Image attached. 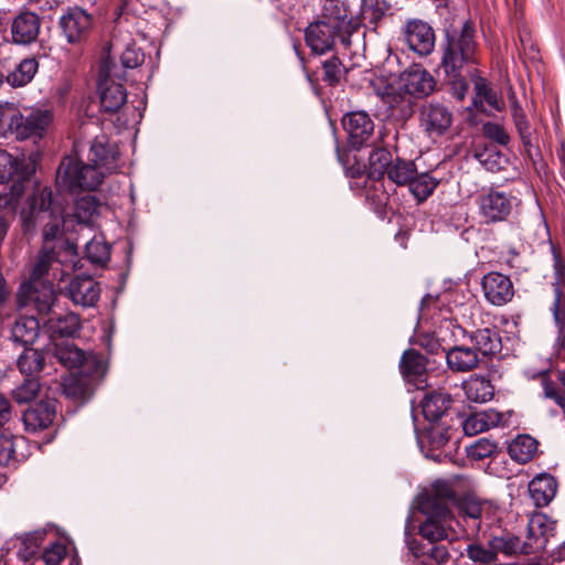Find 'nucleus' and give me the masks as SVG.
<instances>
[{
	"mask_svg": "<svg viewBox=\"0 0 565 565\" xmlns=\"http://www.w3.org/2000/svg\"><path fill=\"white\" fill-rule=\"evenodd\" d=\"M440 68L445 74H455L466 66H477L479 44L475 23L467 20L459 29L446 28L440 43Z\"/></svg>",
	"mask_w": 565,
	"mask_h": 565,
	"instance_id": "nucleus-1",
	"label": "nucleus"
},
{
	"mask_svg": "<svg viewBox=\"0 0 565 565\" xmlns=\"http://www.w3.org/2000/svg\"><path fill=\"white\" fill-rule=\"evenodd\" d=\"M63 212L62 204L47 185L35 186L21 206V216L26 228L34 226L44 215L50 218L43 228L44 246L60 237L62 227L67 226L68 220L63 215Z\"/></svg>",
	"mask_w": 565,
	"mask_h": 565,
	"instance_id": "nucleus-2",
	"label": "nucleus"
},
{
	"mask_svg": "<svg viewBox=\"0 0 565 565\" xmlns=\"http://www.w3.org/2000/svg\"><path fill=\"white\" fill-rule=\"evenodd\" d=\"M36 157L35 153H31L28 158H19L0 150V184L10 204H22L33 189L41 185L32 182Z\"/></svg>",
	"mask_w": 565,
	"mask_h": 565,
	"instance_id": "nucleus-3",
	"label": "nucleus"
},
{
	"mask_svg": "<svg viewBox=\"0 0 565 565\" xmlns=\"http://www.w3.org/2000/svg\"><path fill=\"white\" fill-rule=\"evenodd\" d=\"M53 115L49 109H34L23 116L15 107L0 108V134L10 132L17 139L31 137L41 138L52 122Z\"/></svg>",
	"mask_w": 565,
	"mask_h": 565,
	"instance_id": "nucleus-4",
	"label": "nucleus"
},
{
	"mask_svg": "<svg viewBox=\"0 0 565 565\" xmlns=\"http://www.w3.org/2000/svg\"><path fill=\"white\" fill-rule=\"evenodd\" d=\"M420 511L427 516L419 526L420 535L434 544L439 541H454L459 537L460 521L457 520L449 508L439 505L435 500H423Z\"/></svg>",
	"mask_w": 565,
	"mask_h": 565,
	"instance_id": "nucleus-5",
	"label": "nucleus"
},
{
	"mask_svg": "<svg viewBox=\"0 0 565 565\" xmlns=\"http://www.w3.org/2000/svg\"><path fill=\"white\" fill-rule=\"evenodd\" d=\"M107 172L93 163H84L73 157H65L56 171V184L70 192L96 190Z\"/></svg>",
	"mask_w": 565,
	"mask_h": 565,
	"instance_id": "nucleus-6",
	"label": "nucleus"
},
{
	"mask_svg": "<svg viewBox=\"0 0 565 565\" xmlns=\"http://www.w3.org/2000/svg\"><path fill=\"white\" fill-rule=\"evenodd\" d=\"M115 66L108 60L100 63L97 81V90L99 94L100 109L107 114H115L127 102V90L122 83L116 82L115 77H120L115 72Z\"/></svg>",
	"mask_w": 565,
	"mask_h": 565,
	"instance_id": "nucleus-7",
	"label": "nucleus"
},
{
	"mask_svg": "<svg viewBox=\"0 0 565 565\" xmlns=\"http://www.w3.org/2000/svg\"><path fill=\"white\" fill-rule=\"evenodd\" d=\"M460 535L477 536L483 529L493 521L494 508L488 501H480L473 498H465L458 505Z\"/></svg>",
	"mask_w": 565,
	"mask_h": 565,
	"instance_id": "nucleus-8",
	"label": "nucleus"
},
{
	"mask_svg": "<svg viewBox=\"0 0 565 565\" xmlns=\"http://www.w3.org/2000/svg\"><path fill=\"white\" fill-rule=\"evenodd\" d=\"M351 36L318 18L305 29L306 45L312 54L317 55L332 51L338 41L345 47H349L351 45Z\"/></svg>",
	"mask_w": 565,
	"mask_h": 565,
	"instance_id": "nucleus-9",
	"label": "nucleus"
},
{
	"mask_svg": "<svg viewBox=\"0 0 565 565\" xmlns=\"http://www.w3.org/2000/svg\"><path fill=\"white\" fill-rule=\"evenodd\" d=\"M21 306H32L42 319L60 309L58 297L52 282H23L19 289Z\"/></svg>",
	"mask_w": 565,
	"mask_h": 565,
	"instance_id": "nucleus-10",
	"label": "nucleus"
},
{
	"mask_svg": "<svg viewBox=\"0 0 565 565\" xmlns=\"http://www.w3.org/2000/svg\"><path fill=\"white\" fill-rule=\"evenodd\" d=\"M62 35L71 45H79L87 41L92 28L93 17L83 8H68L58 20Z\"/></svg>",
	"mask_w": 565,
	"mask_h": 565,
	"instance_id": "nucleus-11",
	"label": "nucleus"
},
{
	"mask_svg": "<svg viewBox=\"0 0 565 565\" xmlns=\"http://www.w3.org/2000/svg\"><path fill=\"white\" fill-rule=\"evenodd\" d=\"M511 117L526 158L533 163L536 170L544 168L545 163L542 160L541 150L534 141L535 129L531 125L525 110L516 99L511 102Z\"/></svg>",
	"mask_w": 565,
	"mask_h": 565,
	"instance_id": "nucleus-12",
	"label": "nucleus"
},
{
	"mask_svg": "<svg viewBox=\"0 0 565 565\" xmlns=\"http://www.w3.org/2000/svg\"><path fill=\"white\" fill-rule=\"evenodd\" d=\"M317 18L350 35L361 28L360 18L352 14L348 0H322Z\"/></svg>",
	"mask_w": 565,
	"mask_h": 565,
	"instance_id": "nucleus-13",
	"label": "nucleus"
},
{
	"mask_svg": "<svg viewBox=\"0 0 565 565\" xmlns=\"http://www.w3.org/2000/svg\"><path fill=\"white\" fill-rule=\"evenodd\" d=\"M342 127L348 135V145L359 150L370 146L374 136V121L364 110L347 113L342 118Z\"/></svg>",
	"mask_w": 565,
	"mask_h": 565,
	"instance_id": "nucleus-14",
	"label": "nucleus"
},
{
	"mask_svg": "<svg viewBox=\"0 0 565 565\" xmlns=\"http://www.w3.org/2000/svg\"><path fill=\"white\" fill-rule=\"evenodd\" d=\"M514 201L511 193L490 189L479 196V213L488 223L505 221L513 210Z\"/></svg>",
	"mask_w": 565,
	"mask_h": 565,
	"instance_id": "nucleus-15",
	"label": "nucleus"
},
{
	"mask_svg": "<svg viewBox=\"0 0 565 565\" xmlns=\"http://www.w3.org/2000/svg\"><path fill=\"white\" fill-rule=\"evenodd\" d=\"M419 126L429 137L443 136L452 124V113L441 103L429 102L420 106Z\"/></svg>",
	"mask_w": 565,
	"mask_h": 565,
	"instance_id": "nucleus-16",
	"label": "nucleus"
},
{
	"mask_svg": "<svg viewBox=\"0 0 565 565\" xmlns=\"http://www.w3.org/2000/svg\"><path fill=\"white\" fill-rule=\"evenodd\" d=\"M403 35L409 50L419 56H427L435 49V31L424 20L408 19L403 26Z\"/></svg>",
	"mask_w": 565,
	"mask_h": 565,
	"instance_id": "nucleus-17",
	"label": "nucleus"
},
{
	"mask_svg": "<svg viewBox=\"0 0 565 565\" xmlns=\"http://www.w3.org/2000/svg\"><path fill=\"white\" fill-rule=\"evenodd\" d=\"M556 534V522L544 513L533 514L527 522L525 547L537 555L546 550L547 544Z\"/></svg>",
	"mask_w": 565,
	"mask_h": 565,
	"instance_id": "nucleus-18",
	"label": "nucleus"
},
{
	"mask_svg": "<svg viewBox=\"0 0 565 565\" xmlns=\"http://www.w3.org/2000/svg\"><path fill=\"white\" fill-rule=\"evenodd\" d=\"M484 298L493 306H504L514 297V286L509 276L490 271L481 279Z\"/></svg>",
	"mask_w": 565,
	"mask_h": 565,
	"instance_id": "nucleus-19",
	"label": "nucleus"
},
{
	"mask_svg": "<svg viewBox=\"0 0 565 565\" xmlns=\"http://www.w3.org/2000/svg\"><path fill=\"white\" fill-rule=\"evenodd\" d=\"M82 329L81 318L71 311L55 310L43 320V330L51 339L75 338Z\"/></svg>",
	"mask_w": 565,
	"mask_h": 565,
	"instance_id": "nucleus-20",
	"label": "nucleus"
},
{
	"mask_svg": "<svg viewBox=\"0 0 565 565\" xmlns=\"http://www.w3.org/2000/svg\"><path fill=\"white\" fill-rule=\"evenodd\" d=\"M67 296L74 305L94 307L100 297V286L90 276H76L67 286Z\"/></svg>",
	"mask_w": 565,
	"mask_h": 565,
	"instance_id": "nucleus-21",
	"label": "nucleus"
},
{
	"mask_svg": "<svg viewBox=\"0 0 565 565\" xmlns=\"http://www.w3.org/2000/svg\"><path fill=\"white\" fill-rule=\"evenodd\" d=\"M402 376L417 388L427 386V359L415 349H407L399 361Z\"/></svg>",
	"mask_w": 565,
	"mask_h": 565,
	"instance_id": "nucleus-22",
	"label": "nucleus"
},
{
	"mask_svg": "<svg viewBox=\"0 0 565 565\" xmlns=\"http://www.w3.org/2000/svg\"><path fill=\"white\" fill-rule=\"evenodd\" d=\"M407 546L414 557L413 565H446L450 558L445 545L424 544L414 539L407 540Z\"/></svg>",
	"mask_w": 565,
	"mask_h": 565,
	"instance_id": "nucleus-23",
	"label": "nucleus"
},
{
	"mask_svg": "<svg viewBox=\"0 0 565 565\" xmlns=\"http://www.w3.org/2000/svg\"><path fill=\"white\" fill-rule=\"evenodd\" d=\"M118 156L117 149L110 146L105 134L95 136L88 152V160L93 164L108 173L114 172L118 168Z\"/></svg>",
	"mask_w": 565,
	"mask_h": 565,
	"instance_id": "nucleus-24",
	"label": "nucleus"
},
{
	"mask_svg": "<svg viewBox=\"0 0 565 565\" xmlns=\"http://www.w3.org/2000/svg\"><path fill=\"white\" fill-rule=\"evenodd\" d=\"M401 82L405 92L415 97H424L435 89V79L428 71L414 66L401 75Z\"/></svg>",
	"mask_w": 565,
	"mask_h": 565,
	"instance_id": "nucleus-25",
	"label": "nucleus"
},
{
	"mask_svg": "<svg viewBox=\"0 0 565 565\" xmlns=\"http://www.w3.org/2000/svg\"><path fill=\"white\" fill-rule=\"evenodd\" d=\"M470 81L473 84L475 96L472 97V105L477 109H482L484 104L491 108L501 111L504 103L499 94L491 87L489 82L480 75L477 67H473L469 73Z\"/></svg>",
	"mask_w": 565,
	"mask_h": 565,
	"instance_id": "nucleus-26",
	"label": "nucleus"
},
{
	"mask_svg": "<svg viewBox=\"0 0 565 565\" xmlns=\"http://www.w3.org/2000/svg\"><path fill=\"white\" fill-rule=\"evenodd\" d=\"M55 415L54 401H40L23 412L22 420L25 429L34 433L47 428L53 423Z\"/></svg>",
	"mask_w": 565,
	"mask_h": 565,
	"instance_id": "nucleus-27",
	"label": "nucleus"
},
{
	"mask_svg": "<svg viewBox=\"0 0 565 565\" xmlns=\"http://www.w3.org/2000/svg\"><path fill=\"white\" fill-rule=\"evenodd\" d=\"M41 21L38 14L33 12H21L18 14L11 25L12 40L17 44H31L40 33Z\"/></svg>",
	"mask_w": 565,
	"mask_h": 565,
	"instance_id": "nucleus-28",
	"label": "nucleus"
},
{
	"mask_svg": "<svg viewBox=\"0 0 565 565\" xmlns=\"http://www.w3.org/2000/svg\"><path fill=\"white\" fill-rule=\"evenodd\" d=\"M102 204L95 195H84L76 200L74 217L76 220L77 232L88 230L94 232L96 221L100 215Z\"/></svg>",
	"mask_w": 565,
	"mask_h": 565,
	"instance_id": "nucleus-29",
	"label": "nucleus"
},
{
	"mask_svg": "<svg viewBox=\"0 0 565 565\" xmlns=\"http://www.w3.org/2000/svg\"><path fill=\"white\" fill-rule=\"evenodd\" d=\"M61 263L57 253L52 247L43 246L30 265L28 282H49L50 273L58 269Z\"/></svg>",
	"mask_w": 565,
	"mask_h": 565,
	"instance_id": "nucleus-30",
	"label": "nucleus"
},
{
	"mask_svg": "<svg viewBox=\"0 0 565 565\" xmlns=\"http://www.w3.org/2000/svg\"><path fill=\"white\" fill-rule=\"evenodd\" d=\"M557 480L548 473L534 477L529 483V493L535 507L543 508L550 504L557 491Z\"/></svg>",
	"mask_w": 565,
	"mask_h": 565,
	"instance_id": "nucleus-31",
	"label": "nucleus"
},
{
	"mask_svg": "<svg viewBox=\"0 0 565 565\" xmlns=\"http://www.w3.org/2000/svg\"><path fill=\"white\" fill-rule=\"evenodd\" d=\"M479 362L478 353L470 347L455 345L446 351V363L452 372H470L479 365Z\"/></svg>",
	"mask_w": 565,
	"mask_h": 565,
	"instance_id": "nucleus-32",
	"label": "nucleus"
},
{
	"mask_svg": "<svg viewBox=\"0 0 565 565\" xmlns=\"http://www.w3.org/2000/svg\"><path fill=\"white\" fill-rule=\"evenodd\" d=\"M452 397L445 391H433L424 396L422 399V413L430 423L439 420L446 412L450 408Z\"/></svg>",
	"mask_w": 565,
	"mask_h": 565,
	"instance_id": "nucleus-33",
	"label": "nucleus"
},
{
	"mask_svg": "<svg viewBox=\"0 0 565 565\" xmlns=\"http://www.w3.org/2000/svg\"><path fill=\"white\" fill-rule=\"evenodd\" d=\"M475 350L483 356H492L501 352L502 342L500 332L495 328H482L469 334Z\"/></svg>",
	"mask_w": 565,
	"mask_h": 565,
	"instance_id": "nucleus-34",
	"label": "nucleus"
},
{
	"mask_svg": "<svg viewBox=\"0 0 565 565\" xmlns=\"http://www.w3.org/2000/svg\"><path fill=\"white\" fill-rule=\"evenodd\" d=\"M40 330L41 323L35 317H20L12 328L11 338L15 343L29 348L36 342Z\"/></svg>",
	"mask_w": 565,
	"mask_h": 565,
	"instance_id": "nucleus-35",
	"label": "nucleus"
},
{
	"mask_svg": "<svg viewBox=\"0 0 565 565\" xmlns=\"http://www.w3.org/2000/svg\"><path fill=\"white\" fill-rule=\"evenodd\" d=\"M465 396L469 402L487 403L494 396V386L483 376H471L462 382Z\"/></svg>",
	"mask_w": 565,
	"mask_h": 565,
	"instance_id": "nucleus-36",
	"label": "nucleus"
},
{
	"mask_svg": "<svg viewBox=\"0 0 565 565\" xmlns=\"http://www.w3.org/2000/svg\"><path fill=\"white\" fill-rule=\"evenodd\" d=\"M489 545L494 550L495 556L499 553H502L505 556H514L516 554H532V552H529L525 547V541L521 542L519 536H515L509 532L492 536L489 540Z\"/></svg>",
	"mask_w": 565,
	"mask_h": 565,
	"instance_id": "nucleus-37",
	"label": "nucleus"
},
{
	"mask_svg": "<svg viewBox=\"0 0 565 565\" xmlns=\"http://www.w3.org/2000/svg\"><path fill=\"white\" fill-rule=\"evenodd\" d=\"M393 154L386 148L374 149L369 157L367 179L372 182L381 181L387 174Z\"/></svg>",
	"mask_w": 565,
	"mask_h": 565,
	"instance_id": "nucleus-38",
	"label": "nucleus"
},
{
	"mask_svg": "<svg viewBox=\"0 0 565 565\" xmlns=\"http://www.w3.org/2000/svg\"><path fill=\"white\" fill-rule=\"evenodd\" d=\"M390 9L386 0H361L360 18L361 25L365 24L375 29L379 22L385 17Z\"/></svg>",
	"mask_w": 565,
	"mask_h": 565,
	"instance_id": "nucleus-39",
	"label": "nucleus"
},
{
	"mask_svg": "<svg viewBox=\"0 0 565 565\" xmlns=\"http://www.w3.org/2000/svg\"><path fill=\"white\" fill-rule=\"evenodd\" d=\"M439 183L440 180L435 178L431 172L418 173L416 171V177L412 178L407 186L417 203H423L434 193Z\"/></svg>",
	"mask_w": 565,
	"mask_h": 565,
	"instance_id": "nucleus-40",
	"label": "nucleus"
},
{
	"mask_svg": "<svg viewBox=\"0 0 565 565\" xmlns=\"http://www.w3.org/2000/svg\"><path fill=\"white\" fill-rule=\"evenodd\" d=\"M45 536V532L43 531H34L31 533H26L14 544L15 554L20 561L23 563H28L32 558H36V554L39 552V547L43 542Z\"/></svg>",
	"mask_w": 565,
	"mask_h": 565,
	"instance_id": "nucleus-41",
	"label": "nucleus"
},
{
	"mask_svg": "<svg viewBox=\"0 0 565 565\" xmlns=\"http://www.w3.org/2000/svg\"><path fill=\"white\" fill-rule=\"evenodd\" d=\"M17 366L25 376L36 377L35 375L44 370V355L41 351L32 347L24 348L17 359Z\"/></svg>",
	"mask_w": 565,
	"mask_h": 565,
	"instance_id": "nucleus-42",
	"label": "nucleus"
},
{
	"mask_svg": "<svg viewBox=\"0 0 565 565\" xmlns=\"http://www.w3.org/2000/svg\"><path fill=\"white\" fill-rule=\"evenodd\" d=\"M537 450V441L529 435L518 436L508 448L510 457L519 462L526 463L533 459Z\"/></svg>",
	"mask_w": 565,
	"mask_h": 565,
	"instance_id": "nucleus-43",
	"label": "nucleus"
},
{
	"mask_svg": "<svg viewBox=\"0 0 565 565\" xmlns=\"http://www.w3.org/2000/svg\"><path fill=\"white\" fill-rule=\"evenodd\" d=\"M38 68L39 63L34 57L24 58L7 75V82L12 87L25 86L33 79Z\"/></svg>",
	"mask_w": 565,
	"mask_h": 565,
	"instance_id": "nucleus-44",
	"label": "nucleus"
},
{
	"mask_svg": "<svg viewBox=\"0 0 565 565\" xmlns=\"http://www.w3.org/2000/svg\"><path fill=\"white\" fill-rule=\"evenodd\" d=\"M416 170L414 161L396 158L393 159L386 175L396 185L404 186L408 185L412 178L416 177Z\"/></svg>",
	"mask_w": 565,
	"mask_h": 565,
	"instance_id": "nucleus-45",
	"label": "nucleus"
},
{
	"mask_svg": "<svg viewBox=\"0 0 565 565\" xmlns=\"http://www.w3.org/2000/svg\"><path fill=\"white\" fill-rule=\"evenodd\" d=\"M85 256L92 264L96 265H105L110 259V246L102 234H94L85 243Z\"/></svg>",
	"mask_w": 565,
	"mask_h": 565,
	"instance_id": "nucleus-46",
	"label": "nucleus"
},
{
	"mask_svg": "<svg viewBox=\"0 0 565 565\" xmlns=\"http://www.w3.org/2000/svg\"><path fill=\"white\" fill-rule=\"evenodd\" d=\"M54 356L67 369H77L85 360L84 352L71 343L56 345L54 349Z\"/></svg>",
	"mask_w": 565,
	"mask_h": 565,
	"instance_id": "nucleus-47",
	"label": "nucleus"
},
{
	"mask_svg": "<svg viewBox=\"0 0 565 565\" xmlns=\"http://www.w3.org/2000/svg\"><path fill=\"white\" fill-rule=\"evenodd\" d=\"M322 76L321 79L329 86H337L347 73V68L341 60L332 55L321 62Z\"/></svg>",
	"mask_w": 565,
	"mask_h": 565,
	"instance_id": "nucleus-48",
	"label": "nucleus"
},
{
	"mask_svg": "<svg viewBox=\"0 0 565 565\" xmlns=\"http://www.w3.org/2000/svg\"><path fill=\"white\" fill-rule=\"evenodd\" d=\"M475 158L490 172L504 170L507 158L495 148L477 149Z\"/></svg>",
	"mask_w": 565,
	"mask_h": 565,
	"instance_id": "nucleus-49",
	"label": "nucleus"
},
{
	"mask_svg": "<svg viewBox=\"0 0 565 565\" xmlns=\"http://www.w3.org/2000/svg\"><path fill=\"white\" fill-rule=\"evenodd\" d=\"M498 451V444L488 438H480L466 448L467 457L473 461L492 458Z\"/></svg>",
	"mask_w": 565,
	"mask_h": 565,
	"instance_id": "nucleus-50",
	"label": "nucleus"
},
{
	"mask_svg": "<svg viewBox=\"0 0 565 565\" xmlns=\"http://www.w3.org/2000/svg\"><path fill=\"white\" fill-rule=\"evenodd\" d=\"M23 443V439L12 435H0V467H8L18 461L17 448Z\"/></svg>",
	"mask_w": 565,
	"mask_h": 565,
	"instance_id": "nucleus-51",
	"label": "nucleus"
},
{
	"mask_svg": "<svg viewBox=\"0 0 565 565\" xmlns=\"http://www.w3.org/2000/svg\"><path fill=\"white\" fill-rule=\"evenodd\" d=\"M40 382L36 377L26 376L24 381L12 391L14 401L24 404L33 401L40 392Z\"/></svg>",
	"mask_w": 565,
	"mask_h": 565,
	"instance_id": "nucleus-52",
	"label": "nucleus"
},
{
	"mask_svg": "<svg viewBox=\"0 0 565 565\" xmlns=\"http://www.w3.org/2000/svg\"><path fill=\"white\" fill-rule=\"evenodd\" d=\"M67 555V546L62 542H53L35 558V562L44 565H60Z\"/></svg>",
	"mask_w": 565,
	"mask_h": 565,
	"instance_id": "nucleus-53",
	"label": "nucleus"
},
{
	"mask_svg": "<svg viewBox=\"0 0 565 565\" xmlns=\"http://www.w3.org/2000/svg\"><path fill=\"white\" fill-rule=\"evenodd\" d=\"M553 300L550 306L554 322L565 337V289H552Z\"/></svg>",
	"mask_w": 565,
	"mask_h": 565,
	"instance_id": "nucleus-54",
	"label": "nucleus"
},
{
	"mask_svg": "<svg viewBox=\"0 0 565 565\" xmlns=\"http://www.w3.org/2000/svg\"><path fill=\"white\" fill-rule=\"evenodd\" d=\"M425 500H435L439 505H444L451 510V505L456 500V493L451 486L446 481H436L433 484V492Z\"/></svg>",
	"mask_w": 565,
	"mask_h": 565,
	"instance_id": "nucleus-55",
	"label": "nucleus"
},
{
	"mask_svg": "<svg viewBox=\"0 0 565 565\" xmlns=\"http://www.w3.org/2000/svg\"><path fill=\"white\" fill-rule=\"evenodd\" d=\"M63 393L66 397L84 401L87 394V385L86 383L78 376L71 374L70 376L64 379L62 384Z\"/></svg>",
	"mask_w": 565,
	"mask_h": 565,
	"instance_id": "nucleus-56",
	"label": "nucleus"
},
{
	"mask_svg": "<svg viewBox=\"0 0 565 565\" xmlns=\"http://www.w3.org/2000/svg\"><path fill=\"white\" fill-rule=\"evenodd\" d=\"M467 556L475 563L487 565L497 559L494 550L487 544V546L480 543H472L467 546Z\"/></svg>",
	"mask_w": 565,
	"mask_h": 565,
	"instance_id": "nucleus-57",
	"label": "nucleus"
},
{
	"mask_svg": "<svg viewBox=\"0 0 565 565\" xmlns=\"http://www.w3.org/2000/svg\"><path fill=\"white\" fill-rule=\"evenodd\" d=\"M482 134L487 139L502 147L508 146L511 140L504 126L493 121H487L482 125Z\"/></svg>",
	"mask_w": 565,
	"mask_h": 565,
	"instance_id": "nucleus-58",
	"label": "nucleus"
},
{
	"mask_svg": "<svg viewBox=\"0 0 565 565\" xmlns=\"http://www.w3.org/2000/svg\"><path fill=\"white\" fill-rule=\"evenodd\" d=\"M551 249L553 255V280L551 287L552 289H565V262L553 244H551Z\"/></svg>",
	"mask_w": 565,
	"mask_h": 565,
	"instance_id": "nucleus-59",
	"label": "nucleus"
},
{
	"mask_svg": "<svg viewBox=\"0 0 565 565\" xmlns=\"http://www.w3.org/2000/svg\"><path fill=\"white\" fill-rule=\"evenodd\" d=\"M447 81L450 85V94L451 96L461 102L466 98L469 90V83L467 78L462 75V71H458L455 74H445Z\"/></svg>",
	"mask_w": 565,
	"mask_h": 565,
	"instance_id": "nucleus-60",
	"label": "nucleus"
},
{
	"mask_svg": "<svg viewBox=\"0 0 565 565\" xmlns=\"http://www.w3.org/2000/svg\"><path fill=\"white\" fill-rule=\"evenodd\" d=\"M462 429L468 436H475L488 430L480 412L469 415L462 423Z\"/></svg>",
	"mask_w": 565,
	"mask_h": 565,
	"instance_id": "nucleus-61",
	"label": "nucleus"
},
{
	"mask_svg": "<svg viewBox=\"0 0 565 565\" xmlns=\"http://www.w3.org/2000/svg\"><path fill=\"white\" fill-rule=\"evenodd\" d=\"M143 54L135 45H127L120 55V62L125 68H135L143 62Z\"/></svg>",
	"mask_w": 565,
	"mask_h": 565,
	"instance_id": "nucleus-62",
	"label": "nucleus"
},
{
	"mask_svg": "<svg viewBox=\"0 0 565 565\" xmlns=\"http://www.w3.org/2000/svg\"><path fill=\"white\" fill-rule=\"evenodd\" d=\"M366 199L371 200L376 209H382L386 205L388 201V194L384 190L383 184L376 185V182H373L372 185L367 186L366 190Z\"/></svg>",
	"mask_w": 565,
	"mask_h": 565,
	"instance_id": "nucleus-63",
	"label": "nucleus"
},
{
	"mask_svg": "<svg viewBox=\"0 0 565 565\" xmlns=\"http://www.w3.org/2000/svg\"><path fill=\"white\" fill-rule=\"evenodd\" d=\"M429 445L433 448L439 449L444 447L450 439L448 429L441 427H431L427 430Z\"/></svg>",
	"mask_w": 565,
	"mask_h": 565,
	"instance_id": "nucleus-64",
	"label": "nucleus"
}]
</instances>
